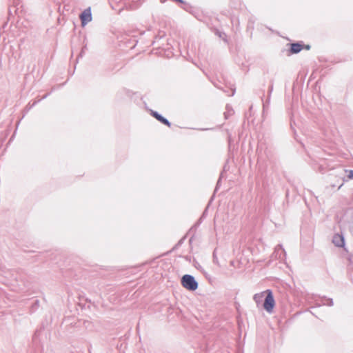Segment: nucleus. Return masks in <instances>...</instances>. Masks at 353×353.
<instances>
[{
    "label": "nucleus",
    "mask_w": 353,
    "mask_h": 353,
    "mask_svg": "<svg viewBox=\"0 0 353 353\" xmlns=\"http://www.w3.org/2000/svg\"><path fill=\"white\" fill-rule=\"evenodd\" d=\"M263 296L265 297L263 303V308L268 313H272L275 306V300L272 290H267L256 294L253 299L255 302L258 303Z\"/></svg>",
    "instance_id": "obj_1"
},
{
    "label": "nucleus",
    "mask_w": 353,
    "mask_h": 353,
    "mask_svg": "<svg viewBox=\"0 0 353 353\" xmlns=\"http://www.w3.org/2000/svg\"><path fill=\"white\" fill-rule=\"evenodd\" d=\"M151 114L159 121L161 122L162 123L165 124L168 127H170V123L166 119L163 118L162 116L159 114L157 112H152Z\"/></svg>",
    "instance_id": "obj_6"
},
{
    "label": "nucleus",
    "mask_w": 353,
    "mask_h": 353,
    "mask_svg": "<svg viewBox=\"0 0 353 353\" xmlns=\"http://www.w3.org/2000/svg\"><path fill=\"white\" fill-rule=\"evenodd\" d=\"M181 283L185 288L189 290H195L198 287V284L194 277L188 274H185L182 277Z\"/></svg>",
    "instance_id": "obj_2"
},
{
    "label": "nucleus",
    "mask_w": 353,
    "mask_h": 353,
    "mask_svg": "<svg viewBox=\"0 0 353 353\" xmlns=\"http://www.w3.org/2000/svg\"><path fill=\"white\" fill-rule=\"evenodd\" d=\"M332 241H333L334 244L338 247H342L344 245L343 237L339 234H336L333 236Z\"/></svg>",
    "instance_id": "obj_5"
},
{
    "label": "nucleus",
    "mask_w": 353,
    "mask_h": 353,
    "mask_svg": "<svg viewBox=\"0 0 353 353\" xmlns=\"http://www.w3.org/2000/svg\"><path fill=\"white\" fill-rule=\"evenodd\" d=\"M82 26H85L87 23L91 21L92 14L90 8L85 10L80 15Z\"/></svg>",
    "instance_id": "obj_4"
},
{
    "label": "nucleus",
    "mask_w": 353,
    "mask_h": 353,
    "mask_svg": "<svg viewBox=\"0 0 353 353\" xmlns=\"http://www.w3.org/2000/svg\"><path fill=\"white\" fill-rule=\"evenodd\" d=\"M345 172L348 173V175H347L348 179H353V170H345Z\"/></svg>",
    "instance_id": "obj_7"
},
{
    "label": "nucleus",
    "mask_w": 353,
    "mask_h": 353,
    "mask_svg": "<svg viewBox=\"0 0 353 353\" xmlns=\"http://www.w3.org/2000/svg\"><path fill=\"white\" fill-rule=\"evenodd\" d=\"M303 49L308 50L310 49V46L309 45H303L299 43H292L290 48V54L299 53Z\"/></svg>",
    "instance_id": "obj_3"
}]
</instances>
